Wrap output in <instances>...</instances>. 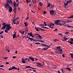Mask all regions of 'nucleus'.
<instances>
[{"instance_id":"nucleus-64","label":"nucleus","mask_w":73,"mask_h":73,"mask_svg":"<svg viewBox=\"0 0 73 73\" xmlns=\"http://www.w3.org/2000/svg\"><path fill=\"white\" fill-rule=\"evenodd\" d=\"M44 45H45V44H41V45H43V46H44Z\"/></svg>"},{"instance_id":"nucleus-20","label":"nucleus","mask_w":73,"mask_h":73,"mask_svg":"<svg viewBox=\"0 0 73 73\" xmlns=\"http://www.w3.org/2000/svg\"><path fill=\"white\" fill-rule=\"evenodd\" d=\"M16 34H13V38H15V37H16Z\"/></svg>"},{"instance_id":"nucleus-7","label":"nucleus","mask_w":73,"mask_h":73,"mask_svg":"<svg viewBox=\"0 0 73 73\" xmlns=\"http://www.w3.org/2000/svg\"><path fill=\"white\" fill-rule=\"evenodd\" d=\"M19 19V18L17 17V18L16 19H15L14 20V19H13V23L14 24H16L17 25L18 24H19V22H18L17 23H15V20H17H17H18V19Z\"/></svg>"},{"instance_id":"nucleus-47","label":"nucleus","mask_w":73,"mask_h":73,"mask_svg":"<svg viewBox=\"0 0 73 73\" xmlns=\"http://www.w3.org/2000/svg\"><path fill=\"white\" fill-rule=\"evenodd\" d=\"M43 14H46V11H44V12H43Z\"/></svg>"},{"instance_id":"nucleus-14","label":"nucleus","mask_w":73,"mask_h":73,"mask_svg":"<svg viewBox=\"0 0 73 73\" xmlns=\"http://www.w3.org/2000/svg\"><path fill=\"white\" fill-rule=\"evenodd\" d=\"M22 60V62L23 64H25L26 63V62L25 61V59H24V58H23L21 59Z\"/></svg>"},{"instance_id":"nucleus-62","label":"nucleus","mask_w":73,"mask_h":73,"mask_svg":"<svg viewBox=\"0 0 73 73\" xmlns=\"http://www.w3.org/2000/svg\"><path fill=\"white\" fill-rule=\"evenodd\" d=\"M31 11L32 12H33V13H35V11L33 12V11H32V10H31Z\"/></svg>"},{"instance_id":"nucleus-9","label":"nucleus","mask_w":73,"mask_h":73,"mask_svg":"<svg viewBox=\"0 0 73 73\" xmlns=\"http://www.w3.org/2000/svg\"><path fill=\"white\" fill-rule=\"evenodd\" d=\"M36 64H37V66H39V67H40V66H42V64L41 63H40L39 62H37Z\"/></svg>"},{"instance_id":"nucleus-27","label":"nucleus","mask_w":73,"mask_h":73,"mask_svg":"<svg viewBox=\"0 0 73 73\" xmlns=\"http://www.w3.org/2000/svg\"><path fill=\"white\" fill-rule=\"evenodd\" d=\"M73 18V15H71V16L70 17H69L68 18V19H72Z\"/></svg>"},{"instance_id":"nucleus-58","label":"nucleus","mask_w":73,"mask_h":73,"mask_svg":"<svg viewBox=\"0 0 73 73\" xmlns=\"http://www.w3.org/2000/svg\"><path fill=\"white\" fill-rule=\"evenodd\" d=\"M56 66H55L53 68V69H56Z\"/></svg>"},{"instance_id":"nucleus-61","label":"nucleus","mask_w":73,"mask_h":73,"mask_svg":"<svg viewBox=\"0 0 73 73\" xmlns=\"http://www.w3.org/2000/svg\"><path fill=\"white\" fill-rule=\"evenodd\" d=\"M62 57H64L65 58V56H64V54H63L62 55Z\"/></svg>"},{"instance_id":"nucleus-56","label":"nucleus","mask_w":73,"mask_h":73,"mask_svg":"<svg viewBox=\"0 0 73 73\" xmlns=\"http://www.w3.org/2000/svg\"><path fill=\"white\" fill-rule=\"evenodd\" d=\"M37 71L36 70H33V72H36V71Z\"/></svg>"},{"instance_id":"nucleus-43","label":"nucleus","mask_w":73,"mask_h":73,"mask_svg":"<svg viewBox=\"0 0 73 73\" xmlns=\"http://www.w3.org/2000/svg\"><path fill=\"white\" fill-rule=\"evenodd\" d=\"M54 41L55 42H56V41H58V39H54Z\"/></svg>"},{"instance_id":"nucleus-6","label":"nucleus","mask_w":73,"mask_h":73,"mask_svg":"<svg viewBox=\"0 0 73 73\" xmlns=\"http://www.w3.org/2000/svg\"><path fill=\"white\" fill-rule=\"evenodd\" d=\"M34 35H37V36H36V38H37V37H39V38H40V40L41 39H42V36H41V35H40L39 34H34Z\"/></svg>"},{"instance_id":"nucleus-50","label":"nucleus","mask_w":73,"mask_h":73,"mask_svg":"<svg viewBox=\"0 0 73 73\" xmlns=\"http://www.w3.org/2000/svg\"><path fill=\"white\" fill-rule=\"evenodd\" d=\"M36 31H39V30H38V28H36Z\"/></svg>"},{"instance_id":"nucleus-4","label":"nucleus","mask_w":73,"mask_h":73,"mask_svg":"<svg viewBox=\"0 0 73 73\" xmlns=\"http://www.w3.org/2000/svg\"><path fill=\"white\" fill-rule=\"evenodd\" d=\"M13 4L14 5V9L13 11L14 12V13H16V2H15V1H14Z\"/></svg>"},{"instance_id":"nucleus-35","label":"nucleus","mask_w":73,"mask_h":73,"mask_svg":"<svg viewBox=\"0 0 73 73\" xmlns=\"http://www.w3.org/2000/svg\"><path fill=\"white\" fill-rule=\"evenodd\" d=\"M0 37H1L2 38H3V35L1 34L0 35Z\"/></svg>"},{"instance_id":"nucleus-1","label":"nucleus","mask_w":73,"mask_h":73,"mask_svg":"<svg viewBox=\"0 0 73 73\" xmlns=\"http://www.w3.org/2000/svg\"><path fill=\"white\" fill-rule=\"evenodd\" d=\"M6 1V3L5 5V8L7 9H8V8H9V12L11 13V12L12 11V8L11 7H10L9 4H11L10 3H11V4H13L12 1V0H7Z\"/></svg>"},{"instance_id":"nucleus-26","label":"nucleus","mask_w":73,"mask_h":73,"mask_svg":"<svg viewBox=\"0 0 73 73\" xmlns=\"http://www.w3.org/2000/svg\"><path fill=\"white\" fill-rule=\"evenodd\" d=\"M24 24L25 25V27H27L28 26V25L27 24V22H25V23H24Z\"/></svg>"},{"instance_id":"nucleus-40","label":"nucleus","mask_w":73,"mask_h":73,"mask_svg":"<svg viewBox=\"0 0 73 73\" xmlns=\"http://www.w3.org/2000/svg\"><path fill=\"white\" fill-rule=\"evenodd\" d=\"M34 41L35 42H39V40H35Z\"/></svg>"},{"instance_id":"nucleus-57","label":"nucleus","mask_w":73,"mask_h":73,"mask_svg":"<svg viewBox=\"0 0 73 73\" xmlns=\"http://www.w3.org/2000/svg\"><path fill=\"white\" fill-rule=\"evenodd\" d=\"M0 70H4V69H3V68H0Z\"/></svg>"},{"instance_id":"nucleus-8","label":"nucleus","mask_w":73,"mask_h":73,"mask_svg":"<svg viewBox=\"0 0 73 73\" xmlns=\"http://www.w3.org/2000/svg\"><path fill=\"white\" fill-rule=\"evenodd\" d=\"M71 41H68L67 42H68V43H70V44H73V38H71Z\"/></svg>"},{"instance_id":"nucleus-33","label":"nucleus","mask_w":73,"mask_h":73,"mask_svg":"<svg viewBox=\"0 0 73 73\" xmlns=\"http://www.w3.org/2000/svg\"><path fill=\"white\" fill-rule=\"evenodd\" d=\"M39 4L40 5V6H42V4L41 2H39Z\"/></svg>"},{"instance_id":"nucleus-17","label":"nucleus","mask_w":73,"mask_h":73,"mask_svg":"<svg viewBox=\"0 0 73 73\" xmlns=\"http://www.w3.org/2000/svg\"><path fill=\"white\" fill-rule=\"evenodd\" d=\"M50 47V46H48L47 47L43 48V49L45 50H48V48H49Z\"/></svg>"},{"instance_id":"nucleus-2","label":"nucleus","mask_w":73,"mask_h":73,"mask_svg":"<svg viewBox=\"0 0 73 73\" xmlns=\"http://www.w3.org/2000/svg\"><path fill=\"white\" fill-rule=\"evenodd\" d=\"M60 20L58 19L55 21V24H56V25H62V26L63 25L66 24V21H61L62 24L61 23H60Z\"/></svg>"},{"instance_id":"nucleus-22","label":"nucleus","mask_w":73,"mask_h":73,"mask_svg":"<svg viewBox=\"0 0 73 73\" xmlns=\"http://www.w3.org/2000/svg\"><path fill=\"white\" fill-rule=\"evenodd\" d=\"M33 42V43H34V44H37V45H38V44H40V43H39L38 42Z\"/></svg>"},{"instance_id":"nucleus-52","label":"nucleus","mask_w":73,"mask_h":73,"mask_svg":"<svg viewBox=\"0 0 73 73\" xmlns=\"http://www.w3.org/2000/svg\"><path fill=\"white\" fill-rule=\"evenodd\" d=\"M39 25L40 26H44V25H42V24H40Z\"/></svg>"},{"instance_id":"nucleus-32","label":"nucleus","mask_w":73,"mask_h":73,"mask_svg":"<svg viewBox=\"0 0 73 73\" xmlns=\"http://www.w3.org/2000/svg\"><path fill=\"white\" fill-rule=\"evenodd\" d=\"M10 25L9 24H8V25H7V28H10Z\"/></svg>"},{"instance_id":"nucleus-11","label":"nucleus","mask_w":73,"mask_h":73,"mask_svg":"<svg viewBox=\"0 0 73 73\" xmlns=\"http://www.w3.org/2000/svg\"><path fill=\"white\" fill-rule=\"evenodd\" d=\"M54 11L53 10H50V15H53V13H54Z\"/></svg>"},{"instance_id":"nucleus-10","label":"nucleus","mask_w":73,"mask_h":73,"mask_svg":"<svg viewBox=\"0 0 73 73\" xmlns=\"http://www.w3.org/2000/svg\"><path fill=\"white\" fill-rule=\"evenodd\" d=\"M16 69V67L15 66H12V68H9V70L10 71L11 70H13V69Z\"/></svg>"},{"instance_id":"nucleus-46","label":"nucleus","mask_w":73,"mask_h":73,"mask_svg":"<svg viewBox=\"0 0 73 73\" xmlns=\"http://www.w3.org/2000/svg\"><path fill=\"white\" fill-rule=\"evenodd\" d=\"M6 50L8 52H10V51H9V50H8L7 49H6Z\"/></svg>"},{"instance_id":"nucleus-37","label":"nucleus","mask_w":73,"mask_h":73,"mask_svg":"<svg viewBox=\"0 0 73 73\" xmlns=\"http://www.w3.org/2000/svg\"><path fill=\"white\" fill-rule=\"evenodd\" d=\"M54 7V6L53 5H51L50 6V8H53Z\"/></svg>"},{"instance_id":"nucleus-28","label":"nucleus","mask_w":73,"mask_h":73,"mask_svg":"<svg viewBox=\"0 0 73 73\" xmlns=\"http://www.w3.org/2000/svg\"><path fill=\"white\" fill-rule=\"evenodd\" d=\"M5 28V27L3 25V26L1 28V30H3V29H4Z\"/></svg>"},{"instance_id":"nucleus-13","label":"nucleus","mask_w":73,"mask_h":73,"mask_svg":"<svg viewBox=\"0 0 73 73\" xmlns=\"http://www.w3.org/2000/svg\"><path fill=\"white\" fill-rule=\"evenodd\" d=\"M28 35H30L29 36V37H35V36L33 35H32V33H29L28 34Z\"/></svg>"},{"instance_id":"nucleus-51","label":"nucleus","mask_w":73,"mask_h":73,"mask_svg":"<svg viewBox=\"0 0 73 73\" xmlns=\"http://www.w3.org/2000/svg\"><path fill=\"white\" fill-rule=\"evenodd\" d=\"M16 56H13V58H14V59L15 58H16Z\"/></svg>"},{"instance_id":"nucleus-19","label":"nucleus","mask_w":73,"mask_h":73,"mask_svg":"<svg viewBox=\"0 0 73 73\" xmlns=\"http://www.w3.org/2000/svg\"><path fill=\"white\" fill-rule=\"evenodd\" d=\"M64 7H66V6H67V5H68V3H65V2H64Z\"/></svg>"},{"instance_id":"nucleus-48","label":"nucleus","mask_w":73,"mask_h":73,"mask_svg":"<svg viewBox=\"0 0 73 73\" xmlns=\"http://www.w3.org/2000/svg\"><path fill=\"white\" fill-rule=\"evenodd\" d=\"M3 66H4V65H1V66H0V67H2Z\"/></svg>"},{"instance_id":"nucleus-53","label":"nucleus","mask_w":73,"mask_h":73,"mask_svg":"<svg viewBox=\"0 0 73 73\" xmlns=\"http://www.w3.org/2000/svg\"><path fill=\"white\" fill-rule=\"evenodd\" d=\"M7 29L9 31V29H10V27H8L7 28Z\"/></svg>"},{"instance_id":"nucleus-34","label":"nucleus","mask_w":73,"mask_h":73,"mask_svg":"<svg viewBox=\"0 0 73 73\" xmlns=\"http://www.w3.org/2000/svg\"><path fill=\"white\" fill-rule=\"evenodd\" d=\"M69 32L66 31L65 33V34H66L67 35H68V34H69Z\"/></svg>"},{"instance_id":"nucleus-15","label":"nucleus","mask_w":73,"mask_h":73,"mask_svg":"<svg viewBox=\"0 0 73 73\" xmlns=\"http://www.w3.org/2000/svg\"><path fill=\"white\" fill-rule=\"evenodd\" d=\"M28 38L29 39H30V41L32 42V40L33 41H35V39H33V38H30V37H28Z\"/></svg>"},{"instance_id":"nucleus-29","label":"nucleus","mask_w":73,"mask_h":73,"mask_svg":"<svg viewBox=\"0 0 73 73\" xmlns=\"http://www.w3.org/2000/svg\"><path fill=\"white\" fill-rule=\"evenodd\" d=\"M50 3H49L47 6V8H48V7H50Z\"/></svg>"},{"instance_id":"nucleus-21","label":"nucleus","mask_w":73,"mask_h":73,"mask_svg":"<svg viewBox=\"0 0 73 73\" xmlns=\"http://www.w3.org/2000/svg\"><path fill=\"white\" fill-rule=\"evenodd\" d=\"M9 31V30H8V29L7 28H6V30H5V33H8Z\"/></svg>"},{"instance_id":"nucleus-25","label":"nucleus","mask_w":73,"mask_h":73,"mask_svg":"<svg viewBox=\"0 0 73 73\" xmlns=\"http://www.w3.org/2000/svg\"><path fill=\"white\" fill-rule=\"evenodd\" d=\"M25 68L26 69L27 68H32L30 66H27Z\"/></svg>"},{"instance_id":"nucleus-12","label":"nucleus","mask_w":73,"mask_h":73,"mask_svg":"<svg viewBox=\"0 0 73 73\" xmlns=\"http://www.w3.org/2000/svg\"><path fill=\"white\" fill-rule=\"evenodd\" d=\"M2 25H3V26L5 27V28H6L7 27V25H8V24H6V23H2Z\"/></svg>"},{"instance_id":"nucleus-63","label":"nucleus","mask_w":73,"mask_h":73,"mask_svg":"<svg viewBox=\"0 0 73 73\" xmlns=\"http://www.w3.org/2000/svg\"><path fill=\"white\" fill-rule=\"evenodd\" d=\"M31 69H36V68H31Z\"/></svg>"},{"instance_id":"nucleus-45","label":"nucleus","mask_w":73,"mask_h":73,"mask_svg":"<svg viewBox=\"0 0 73 73\" xmlns=\"http://www.w3.org/2000/svg\"><path fill=\"white\" fill-rule=\"evenodd\" d=\"M58 31V29H55L54 30V31Z\"/></svg>"},{"instance_id":"nucleus-44","label":"nucleus","mask_w":73,"mask_h":73,"mask_svg":"<svg viewBox=\"0 0 73 73\" xmlns=\"http://www.w3.org/2000/svg\"><path fill=\"white\" fill-rule=\"evenodd\" d=\"M67 27H69V28H70V27H72V26H70V25H67Z\"/></svg>"},{"instance_id":"nucleus-38","label":"nucleus","mask_w":73,"mask_h":73,"mask_svg":"<svg viewBox=\"0 0 73 73\" xmlns=\"http://www.w3.org/2000/svg\"><path fill=\"white\" fill-rule=\"evenodd\" d=\"M66 3H67L68 4H69V3H70V1H67Z\"/></svg>"},{"instance_id":"nucleus-31","label":"nucleus","mask_w":73,"mask_h":73,"mask_svg":"<svg viewBox=\"0 0 73 73\" xmlns=\"http://www.w3.org/2000/svg\"><path fill=\"white\" fill-rule=\"evenodd\" d=\"M64 40H68V39L67 38H66L65 36H64Z\"/></svg>"},{"instance_id":"nucleus-23","label":"nucleus","mask_w":73,"mask_h":73,"mask_svg":"<svg viewBox=\"0 0 73 73\" xmlns=\"http://www.w3.org/2000/svg\"><path fill=\"white\" fill-rule=\"evenodd\" d=\"M66 69L67 70H69V71H71V69H70V68L69 67H67L66 68Z\"/></svg>"},{"instance_id":"nucleus-5","label":"nucleus","mask_w":73,"mask_h":73,"mask_svg":"<svg viewBox=\"0 0 73 73\" xmlns=\"http://www.w3.org/2000/svg\"><path fill=\"white\" fill-rule=\"evenodd\" d=\"M50 28H51V29H53V26L54 25V24L53 23H50V24H48L47 25Z\"/></svg>"},{"instance_id":"nucleus-16","label":"nucleus","mask_w":73,"mask_h":73,"mask_svg":"<svg viewBox=\"0 0 73 73\" xmlns=\"http://www.w3.org/2000/svg\"><path fill=\"white\" fill-rule=\"evenodd\" d=\"M29 58L30 60H31L32 61H35V60H34L35 58H32V57L31 56H30L29 57Z\"/></svg>"},{"instance_id":"nucleus-24","label":"nucleus","mask_w":73,"mask_h":73,"mask_svg":"<svg viewBox=\"0 0 73 73\" xmlns=\"http://www.w3.org/2000/svg\"><path fill=\"white\" fill-rule=\"evenodd\" d=\"M66 22H67L68 23H72V21H71V20L67 21Z\"/></svg>"},{"instance_id":"nucleus-49","label":"nucleus","mask_w":73,"mask_h":73,"mask_svg":"<svg viewBox=\"0 0 73 73\" xmlns=\"http://www.w3.org/2000/svg\"><path fill=\"white\" fill-rule=\"evenodd\" d=\"M59 35H61V36H63V35H62V34H61V33H59L58 34Z\"/></svg>"},{"instance_id":"nucleus-30","label":"nucleus","mask_w":73,"mask_h":73,"mask_svg":"<svg viewBox=\"0 0 73 73\" xmlns=\"http://www.w3.org/2000/svg\"><path fill=\"white\" fill-rule=\"evenodd\" d=\"M44 26H47V24H46V23L45 22V21H44Z\"/></svg>"},{"instance_id":"nucleus-18","label":"nucleus","mask_w":73,"mask_h":73,"mask_svg":"<svg viewBox=\"0 0 73 73\" xmlns=\"http://www.w3.org/2000/svg\"><path fill=\"white\" fill-rule=\"evenodd\" d=\"M19 32L20 33H21V34H22L23 35L24 34L25 32L23 31H21L19 30Z\"/></svg>"},{"instance_id":"nucleus-39","label":"nucleus","mask_w":73,"mask_h":73,"mask_svg":"<svg viewBox=\"0 0 73 73\" xmlns=\"http://www.w3.org/2000/svg\"><path fill=\"white\" fill-rule=\"evenodd\" d=\"M42 28H45V29H48V28H47L46 27H42Z\"/></svg>"},{"instance_id":"nucleus-54","label":"nucleus","mask_w":73,"mask_h":73,"mask_svg":"<svg viewBox=\"0 0 73 73\" xmlns=\"http://www.w3.org/2000/svg\"><path fill=\"white\" fill-rule=\"evenodd\" d=\"M44 46H48V45H47L45 44H44Z\"/></svg>"},{"instance_id":"nucleus-41","label":"nucleus","mask_w":73,"mask_h":73,"mask_svg":"<svg viewBox=\"0 0 73 73\" xmlns=\"http://www.w3.org/2000/svg\"><path fill=\"white\" fill-rule=\"evenodd\" d=\"M16 69H15L16 70H19V69H20L19 68H16V67H15Z\"/></svg>"},{"instance_id":"nucleus-59","label":"nucleus","mask_w":73,"mask_h":73,"mask_svg":"<svg viewBox=\"0 0 73 73\" xmlns=\"http://www.w3.org/2000/svg\"><path fill=\"white\" fill-rule=\"evenodd\" d=\"M8 58V57H6V58H4V59H5V60L6 59H7Z\"/></svg>"},{"instance_id":"nucleus-36","label":"nucleus","mask_w":73,"mask_h":73,"mask_svg":"<svg viewBox=\"0 0 73 73\" xmlns=\"http://www.w3.org/2000/svg\"><path fill=\"white\" fill-rule=\"evenodd\" d=\"M39 29H40V30H42V31H45V30H44V29H41V28H39Z\"/></svg>"},{"instance_id":"nucleus-55","label":"nucleus","mask_w":73,"mask_h":73,"mask_svg":"<svg viewBox=\"0 0 73 73\" xmlns=\"http://www.w3.org/2000/svg\"><path fill=\"white\" fill-rule=\"evenodd\" d=\"M18 4H17V5H16V7H17V6H18Z\"/></svg>"},{"instance_id":"nucleus-42","label":"nucleus","mask_w":73,"mask_h":73,"mask_svg":"<svg viewBox=\"0 0 73 73\" xmlns=\"http://www.w3.org/2000/svg\"><path fill=\"white\" fill-rule=\"evenodd\" d=\"M28 15H27V17L26 19V20H28V19H29V17H28Z\"/></svg>"},{"instance_id":"nucleus-3","label":"nucleus","mask_w":73,"mask_h":73,"mask_svg":"<svg viewBox=\"0 0 73 73\" xmlns=\"http://www.w3.org/2000/svg\"><path fill=\"white\" fill-rule=\"evenodd\" d=\"M57 48L56 49V50H58V52L57 51V50L54 51L55 53H57L58 54H62V53H63V50L61 48V47L60 46H58L57 47Z\"/></svg>"},{"instance_id":"nucleus-60","label":"nucleus","mask_w":73,"mask_h":73,"mask_svg":"<svg viewBox=\"0 0 73 73\" xmlns=\"http://www.w3.org/2000/svg\"><path fill=\"white\" fill-rule=\"evenodd\" d=\"M6 64L7 65H8V64H9V63L8 62H6Z\"/></svg>"}]
</instances>
